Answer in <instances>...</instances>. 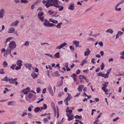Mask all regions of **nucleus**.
Listing matches in <instances>:
<instances>
[{
  "mask_svg": "<svg viewBox=\"0 0 124 124\" xmlns=\"http://www.w3.org/2000/svg\"><path fill=\"white\" fill-rule=\"evenodd\" d=\"M19 23V21L18 20H16L15 22L11 23L10 25L12 27L13 26H17L18 25Z\"/></svg>",
  "mask_w": 124,
  "mask_h": 124,
  "instance_id": "12",
  "label": "nucleus"
},
{
  "mask_svg": "<svg viewBox=\"0 0 124 124\" xmlns=\"http://www.w3.org/2000/svg\"><path fill=\"white\" fill-rule=\"evenodd\" d=\"M16 66V64H13L10 67V68L11 69H12L13 70H14L15 69L14 67H15Z\"/></svg>",
  "mask_w": 124,
  "mask_h": 124,
  "instance_id": "41",
  "label": "nucleus"
},
{
  "mask_svg": "<svg viewBox=\"0 0 124 124\" xmlns=\"http://www.w3.org/2000/svg\"><path fill=\"white\" fill-rule=\"evenodd\" d=\"M40 2V0H37L35 1L34 3V4L35 5H37Z\"/></svg>",
  "mask_w": 124,
  "mask_h": 124,
  "instance_id": "39",
  "label": "nucleus"
},
{
  "mask_svg": "<svg viewBox=\"0 0 124 124\" xmlns=\"http://www.w3.org/2000/svg\"><path fill=\"white\" fill-rule=\"evenodd\" d=\"M117 33L119 36H121L123 33V32H122L121 31H118L117 32Z\"/></svg>",
  "mask_w": 124,
  "mask_h": 124,
  "instance_id": "51",
  "label": "nucleus"
},
{
  "mask_svg": "<svg viewBox=\"0 0 124 124\" xmlns=\"http://www.w3.org/2000/svg\"><path fill=\"white\" fill-rule=\"evenodd\" d=\"M97 75L98 76H101L105 78V74L102 73L101 72L99 73H97Z\"/></svg>",
  "mask_w": 124,
  "mask_h": 124,
  "instance_id": "27",
  "label": "nucleus"
},
{
  "mask_svg": "<svg viewBox=\"0 0 124 124\" xmlns=\"http://www.w3.org/2000/svg\"><path fill=\"white\" fill-rule=\"evenodd\" d=\"M10 79V78H8V77L6 76L3 78L2 79H1V80L2 81H6V82L9 81V82Z\"/></svg>",
  "mask_w": 124,
  "mask_h": 124,
  "instance_id": "20",
  "label": "nucleus"
},
{
  "mask_svg": "<svg viewBox=\"0 0 124 124\" xmlns=\"http://www.w3.org/2000/svg\"><path fill=\"white\" fill-rule=\"evenodd\" d=\"M24 66L26 68L28 69L29 70H31V65L30 63L25 64Z\"/></svg>",
  "mask_w": 124,
  "mask_h": 124,
  "instance_id": "17",
  "label": "nucleus"
},
{
  "mask_svg": "<svg viewBox=\"0 0 124 124\" xmlns=\"http://www.w3.org/2000/svg\"><path fill=\"white\" fill-rule=\"evenodd\" d=\"M95 59L92 58L91 60V62L93 63V64H95L96 63V62H95Z\"/></svg>",
  "mask_w": 124,
  "mask_h": 124,
  "instance_id": "62",
  "label": "nucleus"
},
{
  "mask_svg": "<svg viewBox=\"0 0 124 124\" xmlns=\"http://www.w3.org/2000/svg\"><path fill=\"white\" fill-rule=\"evenodd\" d=\"M21 2L22 3H24L25 4L27 3L28 2V1L27 0H20Z\"/></svg>",
  "mask_w": 124,
  "mask_h": 124,
  "instance_id": "34",
  "label": "nucleus"
},
{
  "mask_svg": "<svg viewBox=\"0 0 124 124\" xmlns=\"http://www.w3.org/2000/svg\"><path fill=\"white\" fill-rule=\"evenodd\" d=\"M71 50L72 51H73L74 50V47H73L72 46H69Z\"/></svg>",
  "mask_w": 124,
  "mask_h": 124,
  "instance_id": "42",
  "label": "nucleus"
},
{
  "mask_svg": "<svg viewBox=\"0 0 124 124\" xmlns=\"http://www.w3.org/2000/svg\"><path fill=\"white\" fill-rule=\"evenodd\" d=\"M5 12V10L3 9H1L0 11V18H3Z\"/></svg>",
  "mask_w": 124,
  "mask_h": 124,
  "instance_id": "7",
  "label": "nucleus"
},
{
  "mask_svg": "<svg viewBox=\"0 0 124 124\" xmlns=\"http://www.w3.org/2000/svg\"><path fill=\"white\" fill-rule=\"evenodd\" d=\"M91 51L88 48H87L86 51L84 52V55L85 56H88L90 54Z\"/></svg>",
  "mask_w": 124,
  "mask_h": 124,
  "instance_id": "10",
  "label": "nucleus"
},
{
  "mask_svg": "<svg viewBox=\"0 0 124 124\" xmlns=\"http://www.w3.org/2000/svg\"><path fill=\"white\" fill-rule=\"evenodd\" d=\"M84 87L83 85H81L79 86L78 88V90L79 91H81L83 89V88Z\"/></svg>",
  "mask_w": 124,
  "mask_h": 124,
  "instance_id": "32",
  "label": "nucleus"
},
{
  "mask_svg": "<svg viewBox=\"0 0 124 124\" xmlns=\"http://www.w3.org/2000/svg\"><path fill=\"white\" fill-rule=\"evenodd\" d=\"M27 113L26 112H23L21 115V116L22 117H24L25 115H27Z\"/></svg>",
  "mask_w": 124,
  "mask_h": 124,
  "instance_id": "49",
  "label": "nucleus"
},
{
  "mask_svg": "<svg viewBox=\"0 0 124 124\" xmlns=\"http://www.w3.org/2000/svg\"><path fill=\"white\" fill-rule=\"evenodd\" d=\"M119 119V118L118 117H116L114 119H113V121L114 122H116L118 119Z\"/></svg>",
  "mask_w": 124,
  "mask_h": 124,
  "instance_id": "54",
  "label": "nucleus"
},
{
  "mask_svg": "<svg viewBox=\"0 0 124 124\" xmlns=\"http://www.w3.org/2000/svg\"><path fill=\"white\" fill-rule=\"evenodd\" d=\"M51 22H53V23H58V21H57L56 20H53L52 21H51Z\"/></svg>",
  "mask_w": 124,
  "mask_h": 124,
  "instance_id": "46",
  "label": "nucleus"
},
{
  "mask_svg": "<svg viewBox=\"0 0 124 124\" xmlns=\"http://www.w3.org/2000/svg\"><path fill=\"white\" fill-rule=\"evenodd\" d=\"M67 116L68 117V120L70 121L74 118V115H71L70 114H69L68 113H67Z\"/></svg>",
  "mask_w": 124,
  "mask_h": 124,
  "instance_id": "3",
  "label": "nucleus"
},
{
  "mask_svg": "<svg viewBox=\"0 0 124 124\" xmlns=\"http://www.w3.org/2000/svg\"><path fill=\"white\" fill-rule=\"evenodd\" d=\"M47 89L48 90L50 94L52 96H53L54 95L53 90L52 89L51 86L50 85H49Z\"/></svg>",
  "mask_w": 124,
  "mask_h": 124,
  "instance_id": "4",
  "label": "nucleus"
},
{
  "mask_svg": "<svg viewBox=\"0 0 124 124\" xmlns=\"http://www.w3.org/2000/svg\"><path fill=\"white\" fill-rule=\"evenodd\" d=\"M31 76L33 79H34L37 77L38 75L37 74L35 73H34L31 74Z\"/></svg>",
  "mask_w": 124,
  "mask_h": 124,
  "instance_id": "25",
  "label": "nucleus"
},
{
  "mask_svg": "<svg viewBox=\"0 0 124 124\" xmlns=\"http://www.w3.org/2000/svg\"><path fill=\"white\" fill-rule=\"evenodd\" d=\"M30 89L29 87H27L25 89L23 90L22 91V92L24 93V94H27L29 92Z\"/></svg>",
  "mask_w": 124,
  "mask_h": 124,
  "instance_id": "9",
  "label": "nucleus"
},
{
  "mask_svg": "<svg viewBox=\"0 0 124 124\" xmlns=\"http://www.w3.org/2000/svg\"><path fill=\"white\" fill-rule=\"evenodd\" d=\"M68 8L71 10H74V4L73 3H71L69 6Z\"/></svg>",
  "mask_w": 124,
  "mask_h": 124,
  "instance_id": "11",
  "label": "nucleus"
},
{
  "mask_svg": "<svg viewBox=\"0 0 124 124\" xmlns=\"http://www.w3.org/2000/svg\"><path fill=\"white\" fill-rule=\"evenodd\" d=\"M40 110V108L39 107H36L34 109V111L35 112L37 113Z\"/></svg>",
  "mask_w": 124,
  "mask_h": 124,
  "instance_id": "29",
  "label": "nucleus"
},
{
  "mask_svg": "<svg viewBox=\"0 0 124 124\" xmlns=\"http://www.w3.org/2000/svg\"><path fill=\"white\" fill-rule=\"evenodd\" d=\"M28 117L30 118H31L30 117H31L32 116V115L31 113H28Z\"/></svg>",
  "mask_w": 124,
  "mask_h": 124,
  "instance_id": "61",
  "label": "nucleus"
},
{
  "mask_svg": "<svg viewBox=\"0 0 124 124\" xmlns=\"http://www.w3.org/2000/svg\"><path fill=\"white\" fill-rule=\"evenodd\" d=\"M66 112H67V113H68V112L69 113V114H71L72 112V110H67Z\"/></svg>",
  "mask_w": 124,
  "mask_h": 124,
  "instance_id": "59",
  "label": "nucleus"
},
{
  "mask_svg": "<svg viewBox=\"0 0 124 124\" xmlns=\"http://www.w3.org/2000/svg\"><path fill=\"white\" fill-rule=\"evenodd\" d=\"M71 77L73 78L74 82H76L77 80V75L75 73H73L71 76Z\"/></svg>",
  "mask_w": 124,
  "mask_h": 124,
  "instance_id": "13",
  "label": "nucleus"
},
{
  "mask_svg": "<svg viewBox=\"0 0 124 124\" xmlns=\"http://www.w3.org/2000/svg\"><path fill=\"white\" fill-rule=\"evenodd\" d=\"M17 122L16 121H14L9 122L10 124H16Z\"/></svg>",
  "mask_w": 124,
  "mask_h": 124,
  "instance_id": "57",
  "label": "nucleus"
},
{
  "mask_svg": "<svg viewBox=\"0 0 124 124\" xmlns=\"http://www.w3.org/2000/svg\"><path fill=\"white\" fill-rule=\"evenodd\" d=\"M101 67V70H102L104 68V65L103 62L102 63L101 65H100Z\"/></svg>",
  "mask_w": 124,
  "mask_h": 124,
  "instance_id": "35",
  "label": "nucleus"
},
{
  "mask_svg": "<svg viewBox=\"0 0 124 124\" xmlns=\"http://www.w3.org/2000/svg\"><path fill=\"white\" fill-rule=\"evenodd\" d=\"M58 4L57 0H46V3L45 6L46 8H48L50 6H54L55 7H57Z\"/></svg>",
  "mask_w": 124,
  "mask_h": 124,
  "instance_id": "2",
  "label": "nucleus"
},
{
  "mask_svg": "<svg viewBox=\"0 0 124 124\" xmlns=\"http://www.w3.org/2000/svg\"><path fill=\"white\" fill-rule=\"evenodd\" d=\"M45 54L49 56V57H51L52 58H53V57L52 55L51 54H46V53Z\"/></svg>",
  "mask_w": 124,
  "mask_h": 124,
  "instance_id": "44",
  "label": "nucleus"
},
{
  "mask_svg": "<svg viewBox=\"0 0 124 124\" xmlns=\"http://www.w3.org/2000/svg\"><path fill=\"white\" fill-rule=\"evenodd\" d=\"M79 77L80 80V82L81 83H83L84 81V79H85V77L83 75H80L79 76Z\"/></svg>",
  "mask_w": 124,
  "mask_h": 124,
  "instance_id": "14",
  "label": "nucleus"
},
{
  "mask_svg": "<svg viewBox=\"0 0 124 124\" xmlns=\"http://www.w3.org/2000/svg\"><path fill=\"white\" fill-rule=\"evenodd\" d=\"M17 78H16L14 79L11 78L10 79L9 82L11 84H14L15 83V82L17 80Z\"/></svg>",
  "mask_w": 124,
  "mask_h": 124,
  "instance_id": "6",
  "label": "nucleus"
},
{
  "mask_svg": "<svg viewBox=\"0 0 124 124\" xmlns=\"http://www.w3.org/2000/svg\"><path fill=\"white\" fill-rule=\"evenodd\" d=\"M68 101L67 100H66V99H65L64 100V102L65 103V104L66 105H68V101Z\"/></svg>",
  "mask_w": 124,
  "mask_h": 124,
  "instance_id": "58",
  "label": "nucleus"
},
{
  "mask_svg": "<svg viewBox=\"0 0 124 124\" xmlns=\"http://www.w3.org/2000/svg\"><path fill=\"white\" fill-rule=\"evenodd\" d=\"M22 61L21 60H18L16 62V64L17 65L21 67L22 66Z\"/></svg>",
  "mask_w": 124,
  "mask_h": 124,
  "instance_id": "16",
  "label": "nucleus"
},
{
  "mask_svg": "<svg viewBox=\"0 0 124 124\" xmlns=\"http://www.w3.org/2000/svg\"><path fill=\"white\" fill-rule=\"evenodd\" d=\"M62 24V22H60L58 23L57 25H56V27L58 28H61L60 26Z\"/></svg>",
  "mask_w": 124,
  "mask_h": 124,
  "instance_id": "37",
  "label": "nucleus"
},
{
  "mask_svg": "<svg viewBox=\"0 0 124 124\" xmlns=\"http://www.w3.org/2000/svg\"><path fill=\"white\" fill-rule=\"evenodd\" d=\"M73 44L75 45L76 47L78 46V41H73Z\"/></svg>",
  "mask_w": 124,
  "mask_h": 124,
  "instance_id": "45",
  "label": "nucleus"
},
{
  "mask_svg": "<svg viewBox=\"0 0 124 124\" xmlns=\"http://www.w3.org/2000/svg\"><path fill=\"white\" fill-rule=\"evenodd\" d=\"M57 8H59L58 10L59 11H61L62 10L63 8L64 7L62 6H59L58 4L57 5V7H56Z\"/></svg>",
  "mask_w": 124,
  "mask_h": 124,
  "instance_id": "23",
  "label": "nucleus"
},
{
  "mask_svg": "<svg viewBox=\"0 0 124 124\" xmlns=\"http://www.w3.org/2000/svg\"><path fill=\"white\" fill-rule=\"evenodd\" d=\"M59 71H55L54 72V76L59 77L60 76V74H59Z\"/></svg>",
  "mask_w": 124,
  "mask_h": 124,
  "instance_id": "24",
  "label": "nucleus"
},
{
  "mask_svg": "<svg viewBox=\"0 0 124 124\" xmlns=\"http://www.w3.org/2000/svg\"><path fill=\"white\" fill-rule=\"evenodd\" d=\"M43 107L44 108V109H46L47 108V106L46 104H44Z\"/></svg>",
  "mask_w": 124,
  "mask_h": 124,
  "instance_id": "53",
  "label": "nucleus"
},
{
  "mask_svg": "<svg viewBox=\"0 0 124 124\" xmlns=\"http://www.w3.org/2000/svg\"><path fill=\"white\" fill-rule=\"evenodd\" d=\"M15 31V28L13 27H11L9 29L8 33H13Z\"/></svg>",
  "mask_w": 124,
  "mask_h": 124,
  "instance_id": "18",
  "label": "nucleus"
},
{
  "mask_svg": "<svg viewBox=\"0 0 124 124\" xmlns=\"http://www.w3.org/2000/svg\"><path fill=\"white\" fill-rule=\"evenodd\" d=\"M44 16H42L41 17H39V19L40 20H41V21L42 22H43L44 20Z\"/></svg>",
  "mask_w": 124,
  "mask_h": 124,
  "instance_id": "63",
  "label": "nucleus"
},
{
  "mask_svg": "<svg viewBox=\"0 0 124 124\" xmlns=\"http://www.w3.org/2000/svg\"><path fill=\"white\" fill-rule=\"evenodd\" d=\"M113 30L110 29H108L106 31V33H110L111 34H112L113 33Z\"/></svg>",
  "mask_w": 124,
  "mask_h": 124,
  "instance_id": "28",
  "label": "nucleus"
},
{
  "mask_svg": "<svg viewBox=\"0 0 124 124\" xmlns=\"http://www.w3.org/2000/svg\"><path fill=\"white\" fill-rule=\"evenodd\" d=\"M120 54L121 56L120 57V58L121 59H124V51L120 52Z\"/></svg>",
  "mask_w": 124,
  "mask_h": 124,
  "instance_id": "22",
  "label": "nucleus"
},
{
  "mask_svg": "<svg viewBox=\"0 0 124 124\" xmlns=\"http://www.w3.org/2000/svg\"><path fill=\"white\" fill-rule=\"evenodd\" d=\"M44 100V99L43 98H42L41 99H40L39 101L37 102V103H39L41 101H43Z\"/></svg>",
  "mask_w": 124,
  "mask_h": 124,
  "instance_id": "56",
  "label": "nucleus"
},
{
  "mask_svg": "<svg viewBox=\"0 0 124 124\" xmlns=\"http://www.w3.org/2000/svg\"><path fill=\"white\" fill-rule=\"evenodd\" d=\"M33 108V106H30L28 108V110L30 111H31L32 110L31 108Z\"/></svg>",
  "mask_w": 124,
  "mask_h": 124,
  "instance_id": "43",
  "label": "nucleus"
},
{
  "mask_svg": "<svg viewBox=\"0 0 124 124\" xmlns=\"http://www.w3.org/2000/svg\"><path fill=\"white\" fill-rule=\"evenodd\" d=\"M60 57V53L58 52L56 53L54 56V58H59Z\"/></svg>",
  "mask_w": 124,
  "mask_h": 124,
  "instance_id": "21",
  "label": "nucleus"
},
{
  "mask_svg": "<svg viewBox=\"0 0 124 124\" xmlns=\"http://www.w3.org/2000/svg\"><path fill=\"white\" fill-rule=\"evenodd\" d=\"M63 85V81L62 79L61 80V81L58 83L57 85V87H60Z\"/></svg>",
  "mask_w": 124,
  "mask_h": 124,
  "instance_id": "26",
  "label": "nucleus"
},
{
  "mask_svg": "<svg viewBox=\"0 0 124 124\" xmlns=\"http://www.w3.org/2000/svg\"><path fill=\"white\" fill-rule=\"evenodd\" d=\"M5 73V72L4 71V69H1L0 70V74H4Z\"/></svg>",
  "mask_w": 124,
  "mask_h": 124,
  "instance_id": "38",
  "label": "nucleus"
},
{
  "mask_svg": "<svg viewBox=\"0 0 124 124\" xmlns=\"http://www.w3.org/2000/svg\"><path fill=\"white\" fill-rule=\"evenodd\" d=\"M124 2V1H120V2L118 3L115 6V8H117V7L120 4H122V3H123Z\"/></svg>",
  "mask_w": 124,
  "mask_h": 124,
  "instance_id": "33",
  "label": "nucleus"
},
{
  "mask_svg": "<svg viewBox=\"0 0 124 124\" xmlns=\"http://www.w3.org/2000/svg\"><path fill=\"white\" fill-rule=\"evenodd\" d=\"M67 94L68 96L67 97V98L65 99H66V100H67L68 101H70V99L71 98V95L69 93H67Z\"/></svg>",
  "mask_w": 124,
  "mask_h": 124,
  "instance_id": "30",
  "label": "nucleus"
},
{
  "mask_svg": "<svg viewBox=\"0 0 124 124\" xmlns=\"http://www.w3.org/2000/svg\"><path fill=\"white\" fill-rule=\"evenodd\" d=\"M115 10L116 11H120L121 9V8H115Z\"/></svg>",
  "mask_w": 124,
  "mask_h": 124,
  "instance_id": "48",
  "label": "nucleus"
},
{
  "mask_svg": "<svg viewBox=\"0 0 124 124\" xmlns=\"http://www.w3.org/2000/svg\"><path fill=\"white\" fill-rule=\"evenodd\" d=\"M24 45L26 46H28L29 45V42L28 41H27L24 44Z\"/></svg>",
  "mask_w": 124,
  "mask_h": 124,
  "instance_id": "52",
  "label": "nucleus"
},
{
  "mask_svg": "<svg viewBox=\"0 0 124 124\" xmlns=\"http://www.w3.org/2000/svg\"><path fill=\"white\" fill-rule=\"evenodd\" d=\"M43 14L42 12H40L38 14V16L39 18L41 17V16L43 15Z\"/></svg>",
  "mask_w": 124,
  "mask_h": 124,
  "instance_id": "36",
  "label": "nucleus"
},
{
  "mask_svg": "<svg viewBox=\"0 0 124 124\" xmlns=\"http://www.w3.org/2000/svg\"><path fill=\"white\" fill-rule=\"evenodd\" d=\"M109 73V72H107V73L106 74H105V78L108 77Z\"/></svg>",
  "mask_w": 124,
  "mask_h": 124,
  "instance_id": "47",
  "label": "nucleus"
},
{
  "mask_svg": "<svg viewBox=\"0 0 124 124\" xmlns=\"http://www.w3.org/2000/svg\"><path fill=\"white\" fill-rule=\"evenodd\" d=\"M11 38L10 37H9L6 40V42H7L9 41V40L11 39Z\"/></svg>",
  "mask_w": 124,
  "mask_h": 124,
  "instance_id": "64",
  "label": "nucleus"
},
{
  "mask_svg": "<svg viewBox=\"0 0 124 124\" xmlns=\"http://www.w3.org/2000/svg\"><path fill=\"white\" fill-rule=\"evenodd\" d=\"M3 65L4 67L6 68L7 67L8 64L7 63L6 61H4L3 62Z\"/></svg>",
  "mask_w": 124,
  "mask_h": 124,
  "instance_id": "31",
  "label": "nucleus"
},
{
  "mask_svg": "<svg viewBox=\"0 0 124 124\" xmlns=\"http://www.w3.org/2000/svg\"><path fill=\"white\" fill-rule=\"evenodd\" d=\"M40 87H38L36 89L37 92L39 93L40 91Z\"/></svg>",
  "mask_w": 124,
  "mask_h": 124,
  "instance_id": "50",
  "label": "nucleus"
},
{
  "mask_svg": "<svg viewBox=\"0 0 124 124\" xmlns=\"http://www.w3.org/2000/svg\"><path fill=\"white\" fill-rule=\"evenodd\" d=\"M67 43H66L65 42H64L63 44L60 45V46L57 47H56V49H60L62 48L65 46H66L67 45Z\"/></svg>",
  "mask_w": 124,
  "mask_h": 124,
  "instance_id": "5",
  "label": "nucleus"
},
{
  "mask_svg": "<svg viewBox=\"0 0 124 124\" xmlns=\"http://www.w3.org/2000/svg\"><path fill=\"white\" fill-rule=\"evenodd\" d=\"M16 104V102L14 101H8L7 102L8 105V106H14Z\"/></svg>",
  "mask_w": 124,
  "mask_h": 124,
  "instance_id": "8",
  "label": "nucleus"
},
{
  "mask_svg": "<svg viewBox=\"0 0 124 124\" xmlns=\"http://www.w3.org/2000/svg\"><path fill=\"white\" fill-rule=\"evenodd\" d=\"M44 21L45 22L44 23L43 25L45 26H48L49 22L48 21L47 19H45Z\"/></svg>",
  "mask_w": 124,
  "mask_h": 124,
  "instance_id": "15",
  "label": "nucleus"
},
{
  "mask_svg": "<svg viewBox=\"0 0 124 124\" xmlns=\"http://www.w3.org/2000/svg\"><path fill=\"white\" fill-rule=\"evenodd\" d=\"M16 46V42L14 41L10 42L9 44V47H8L6 51V54H10V56L13 57L11 54V51L14 49L15 48Z\"/></svg>",
  "mask_w": 124,
  "mask_h": 124,
  "instance_id": "1",
  "label": "nucleus"
},
{
  "mask_svg": "<svg viewBox=\"0 0 124 124\" xmlns=\"http://www.w3.org/2000/svg\"><path fill=\"white\" fill-rule=\"evenodd\" d=\"M86 58L83 59V60L81 62L80 64L81 66H83L85 63L87 62V61L86 60Z\"/></svg>",
  "mask_w": 124,
  "mask_h": 124,
  "instance_id": "19",
  "label": "nucleus"
},
{
  "mask_svg": "<svg viewBox=\"0 0 124 124\" xmlns=\"http://www.w3.org/2000/svg\"><path fill=\"white\" fill-rule=\"evenodd\" d=\"M33 94L32 93H30L28 95V97L29 98H31L32 96L33 95Z\"/></svg>",
  "mask_w": 124,
  "mask_h": 124,
  "instance_id": "60",
  "label": "nucleus"
},
{
  "mask_svg": "<svg viewBox=\"0 0 124 124\" xmlns=\"http://www.w3.org/2000/svg\"><path fill=\"white\" fill-rule=\"evenodd\" d=\"M98 122L99 119L96 118L95 119V121L93 122V124H98Z\"/></svg>",
  "mask_w": 124,
  "mask_h": 124,
  "instance_id": "40",
  "label": "nucleus"
},
{
  "mask_svg": "<svg viewBox=\"0 0 124 124\" xmlns=\"http://www.w3.org/2000/svg\"><path fill=\"white\" fill-rule=\"evenodd\" d=\"M21 67L20 66H17L15 68V69L16 70H18L21 68Z\"/></svg>",
  "mask_w": 124,
  "mask_h": 124,
  "instance_id": "55",
  "label": "nucleus"
}]
</instances>
